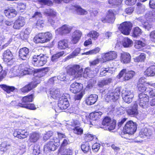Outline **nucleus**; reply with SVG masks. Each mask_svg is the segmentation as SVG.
Segmentation results:
<instances>
[{"label":"nucleus","instance_id":"1","mask_svg":"<svg viewBox=\"0 0 155 155\" xmlns=\"http://www.w3.org/2000/svg\"><path fill=\"white\" fill-rule=\"evenodd\" d=\"M31 73V69L25 68L24 66L21 64L20 66H15L10 69L9 74L11 77L17 76H22L29 74Z\"/></svg>","mask_w":155,"mask_h":155},{"label":"nucleus","instance_id":"2","mask_svg":"<svg viewBox=\"0 0 155 155\" xmlns=\"http://www.w3.org/2000/svg\"><path fill=\"white\" fill-rule=\"evenodd\" d=\"M66 69L67 74L73 77L77 78L82 76L83 69L79 65H69Z\"/></svg>","mask_w":155,"mask_h":155},{"label":"nucleus","instance_id":"3","mask_svg":"<svg viewBox=\"0 0 155 155\" xmlns=\"http://www.w3.org/2000/svg\"><path fill=\"white\" fill-rule=\"evenodd\" d=\"M60 140L56 137L51 139L50 141L45 145L44 151L46 153H48L51 151H54L57 149L59 145Z\"/></svg>","mask_w":155,"mask_h":155},{"label":"nucleus","instance_id":"4","mask_svg":"<svg viewBox=\"0 0 155 155\" xmlns=\"http://www.w3.org/2000/svg\"><path fill=\"white\" fill-rule=\"evenodd\" d=\"M153 14L151 12L146 14L144 17L139 18V20L143 23V27L148 31L150 30L153 28V26L150 22L152 21Z\"/></svg>","mask_w":155,"mask_h":155},{"label":"nucleus","instance_id":"5","mask_svg":"<svg viewBox=\"0 0 155 155\" xmlns=\"http://www.w3.org/2000/svg\"><path fill=\"white\" fill-rule=\"evenodd\" d=\"M52 37V34L49 32L39 33L35 37L34 42L36 43H44L50 40Z\"/></svg>","mask_w":155,"mask_h":155},{"label":"nucleus","instance_id":"6","mask_svg":"<svg viewBox=\"0 0 155 155\" xmlns=\"http://www.w3.org/2000/svg\"><path fill=\"white\" fill-rule=\"evenodd\" d=\"M47 57L42 54L34 55L32 59V62L35 66L41 67L44 65L47 62Z\"/></svg>","mask_w":155,"mask_h":155},{"label":"nucleus","instance_id":"7","mask_svg":"<svg viewBox=\"0 0 155 155\" xmlns=\"http://www.w3.org/2000/svg\"><path fill=\"white\" fill-rule=\"evenodd\" d=\"M139 98L138 101L139 105L141 108L146 109L148 106L149 96L147 94L141 93L138 95Z\"/></svg>","mask_w":155,"mask_h":155},{"label":"nucleus","instance_id":"8","mask_svg":"<svg viewBox=\"0 0 155 155\" xmlns=\"http://www.w3.org/2000/svg\"><path fill=\"white\" fill-rule=\"evenodd\" d=\"M120 94V91L119 87L117 88L114 91H110L108 93L106 99L108 101H114L117 100Z\"/></svg>","mask_w":155,"mask_h":155},{"label":"nucleus","instance_id":"9","mask_svg":"<svg viewBox=\"0 0 155 155\" xmlns=\"http://www.w3.org/2000/svg\"><path fill=\"white\" fill-rule=\"evenodd\" d=\"M132 26V24L130 22H125L120 24L118 29L122 34L128 35L130 34Z\"/></svg>","mask_w":155,"mask_h":155},{"label":"nucleus","instance_id":"10","mask_svg":"<svg viewBox=\"0 0 155 155\" xmlns=\"http://www.w3.org/2000/svg\"><path fill=\"white\" fill-rule=\"evenodd\" d=\"M137 128L136 124L132 121L127 122L124 127L125 133L129 134H133L136 131Z\"/></svg>","mask_w":155,"mask_h":155},{"label":"nucleus","instance_id":"11","mask_svg":"<svg viewBox=\"0 0 155 155\" xmlns=\"http://www.w3.org/2000/svg\"><path fill=\"white\" fill-rule=\"evenodd\" d=\"M116 124L115 120H112L110 117H105L102 122V124L105 126L106 128L110 131L115 129Z\"/></svg>","mask_w":155,"mask_h":155},{"label":"nucleus","instance_id":"12","mask_svg":"<svg viewBox=\"0 0 155 155\" xmlns=\"http://www.w3.org/2000/svg\"><path fill=\"white\" fill-rule=\"evenodd\" d=\"M135 74V72L133 71H127L126 69H123L120 71L118 76L119 78L123 77V80L127 81L132 79Z\"/></svg>","mask_w":155,"mask_h":155},{"label":"nucleus","instance_id":"13","mask_svg":"<svg viewBox=\"0 0 155 155\" xmlns=\"http://www.w3.org/2000/svg\"><path fill=\"white\" fill-rule=\"evenodd\" d=\"M44 15L48 16V21L51 25H53L55 21L54 19L56 15V12L51 9H45L44 11Z\"/></svg>","mask_w":155,"mask_h":155},{"label":"nucleus","instance_id":"14","mask_svg":"<svg viewBox=\"0 0 155 155\" xmlns=\"http://www.w3.org/2000/svg\"><path fill=\"white\" fill-rule=\"evenodd\" d=\"M82 32L78 30L74 31L72 34L71 42L72 44H76L80 40L82 36Z\"/></svg>","mask_w":155,"mask_h":155},{"label":"nucleus","instance_id":"15","mask_svg":"<svg viewBox=\"0 0 155 155\" xmlns=\"http://www.w3.org/2000/svg\"><path fill=\"white\" fill-rule=\"evenodd\" d=\"M29 133L27 130L19 129L15 130L13 135L14 137H17L20 139L26 138L28 135Z\"/></svg>","mask_w":155,"mask_h":155},{"label":"nucleus","instance_id":"16","mask_svg":"<svg viewBox=\"0 0 155 155\" xmlns=\"http://www.w3.org/2000/svg\"><path fill=\"white\" fill-rule=\"evenodd\" d=\"M69 104L67 99L63 96H62L58 101V106L61 110L67 109L69 106Z\"/></svg>","mask_w":155,"mask_h":155},{"label":"nucleus","instance_id":"17","mask_svg":"<svg viewBox=\"0 0 155 155\" xmlns=\"http://www.w3.org/2000/svg\"><path fill=\"white\" fill-rule=\"evenodd\" d=\"M115 19V14L111 10H109L106 17L101 19V21L104 23H113Z\"/></svg>","mask_w":155,"mask_h":155},{"label":"nucleus","instance_id":"18","mask_svg":"<svg viewBox=\"0 0 155 155\" xmlns=\"http://www.w3.org/2000/svg\"><path fill=\"white\" fill-rule=\"evenodd\" d=\"M102 114V112H97L91 113L89 116V117L87 119V123L90 125H93L92 122L93 120H95L100 118L101 115Z\"/></svg>","mask_w":155,"mask_h":155},{"label":"nucleus","instance_id":"19","mask_svg":"<svg viewBox=\"0 0 155 155\" xmlns=\"http://www.w3.org/2000/svg\"><path fill=\"white\" fill-rule=\"evenodd\" d=\"M34 98V95L33 94L25 96L22 98L21 103H18V104H15V106L17 108L18 107H21V105H23V104H27L29 103L32 102Z\"/></svg>","mask_w":155,"mask_h":155},{"label":"nucleus","instance_id":"20","mask_svg":"<svg viewBox=\"0 0 155 155\" xmlns=\"http://www.w3.org/2000/svg\"><path fill=\"white\" fill-rule=\"evenodd\" d=\"M25 23V18L22 16H19L14 23L13 28L15 29H19L24 26Z\"/></svg>","mask_w":155,"mask_h":155},{"label":"nucleus","instance_id":"21","mask_svg":"<svg viewBox=\"0 0 155 155\" xmlns=\"http://www.w3.org/2000/svg\"><path fill=\"white\" fill-rule=\"evenodd\" d=\"M117 54L115 51H110L102 56V58L105 61L114 59L117 58Z\"/></svg>","mask_w":155,"mask_h":155},{"label":"nucleus","instance_id":"22","mask_svg":"<svg viewBox=\"0 0 155 155\" xmlns=\"http://www.w3.org/2000/svg\"><path fill=\"white\" fill-rule=\"evenodd\" d=\"M82 84L74 82L71 84L70 89L71 92L75 94L79 92L82 89Z\"/></svg>","mask_w":155,"mask_h":155},{"label":"nucleus","instance_id":"23","mask_svg":"<svg viewBox=\"0 0 155 155\" xmlns=\"http://www.w3.org/2000/svg\"><path fill=\"white\" fill-rule=\"evenodd\" d=\"M137 104L135 102L132 107H127L126 111L127 114L129 115L136 116L138 114Z\"/></svg>","mask_w":155,"mask_h":155},{"label":"nucleus","instance_id":"24","mask_svg":"<svg viewBox=\"0 0 155 155\" xmlns=\"http://www.w3.org/2000/svg\"><path fill=\"white\" fill-rule=\"evenodd\" d=\"M38 83L36 82H31L28 85L25 86L20 89L22 93H27L31 90L33 88L36 87Z\"/></svg>","mask_w":155,"mask_h":155},{"label":"nucleus","instance_id":"25","mask_svg":"<svg viewBox=\"0 0 155 155\" xmlns=\"http://www.w3.org/2000/svg\"><path fill=\"white\" fill-rule=\"evenodd\" d=\"M19 56L23 60H25L29 57V50L26 48H21L19 52Z\"/></svg>","mask_w":155,"mask_h":155},{"label":"nucleus","instance_id":"26","mask_svg":"<svg viewBox=\"0 0 155 155\" xmlns=\"http://www.w3.org/2000/svg\"><path fill=\"white\" fill-rule=\"evenodd\" d=\"M72 30V27L68 25H64L57 29V31L61 34L70 33Z\"/></svg>","mask_w":155,"mask_h":155},{"label":"nucleus","instance_id":"27","mask_svg":"<svg viewBox=\"0 0 155 155\" xmlns=\"http://www.w3.org/2000/svg\"><path fill=\"white\" fill-rule=\"evenodd\" d=\"M61 94L60 90L58 89H51L50 91L49 96L54 99H57L60 98Z\"/></svg>","mask_w":155,"mask_h":155},{"label":"nucleus","instance_id":"28","mask_svg":"<svg viewBox=\"0 0 155 155\" xmlns=\"http://www.w3.org/2000/svg\"><path fill=\"white\" fill-rule=\"evenodd\" d=\"M4 13L8 18H12L16 16L17 12L15 9L11 8L5 10Z\"/></svg>","mask_w":155,"mask_h":155},{"label":"nucleus","instance_id":"29","mask_svg":"<svg viewBox=\"0 0 155 155\" xmlns=\"http://www.w3.org/2000/svg\"><path fill=\"white\" fill-rule=\"evenodd\" d=\"M146 39L142 38L140 40H136L134 42V47L137 49L141 48L146 46Z\"/></svg>","mask_w":155,"mask_h":155},{"label":"nucleus","instance_id":"30","mask_svg":"<svg viewBox=\"0 0 155 155\" xmlns=\"http://www.w3.org/2000/svg\"><path fill=\"white\" fill-rule=\"evenodd\" d=\"M152 134L151 130L146 128L141 129L139 133L140 137L143 138L146 137L148 138Z\"/></svg>","mask_w":155,"mask_h":155},{"label":"nucleus","instance_id":"31","mask_svg":"<svg viewBox=\"0 0 155 155\" xmlns=\"http://www.w3.org/2000/svg\"><path fill=\"white\" fill-rule=\"evenodd\" d=\"M98 96L95 94H91L87 98L86 100V104L88 105L94 104L97 101Z\"/></svg>","mask_w":155,"mask_h":155},{"label":"nucleus","instance_id":"32","mask_svg":"<svg viewBox=\"0 0 155 155\" xmlns=\"http://www.w3.org/2000/svg\"><path fill=\"white\" fill-rule=\"evenodd\" d=\"M131 56L128 53L123 52L121 54V60L124 63H129L130 61Z\"/></svg>","mask_w":155,"mask_h":155},{"label":"nucleus","instance_id":"33","mask_svg":"<svg viewBox=\"0 0 155 155\" xmlns=\"http://www.w3.org/2000/svg\"><path fill=\"white\" fill-rule=\"evenodd\" d=\"M68 40L63 39L58 42V48L61 49H64L68 48Z\"/></svg>","mask_w":155,"mask_h":155},{"label":"nucleus","instance_id":"34","mask_svg":"<svg viewBox=\"0 0 155 155\" xmlns=\"http://www.w3.org/2000/svg\"><path fill=\"white\" fill-rule=\"evenodd\" d=\"M133 41L128 37L124 38L122 41V44L125 48L131 47L133 45Z\"/></svg>","mask_w":155,"mask_h":155},{"label":"nucleus","instance_id":"35","mask_svg":"<svg viewBox=\"0 0 155 155\" xmlns=\"http://www.w3.org/2000/svg\"><path fill=\"white\" fill-rule=\"evenodd\" d=\"M151 66L144 72V74L147 76H153L155 75V63Z\"/></svg>","mask_w":155,"mask_h":155},{"label":"nucleus","instance_id":"36","mask_svg":"<svg viewBox=\"0 0 155 155\" xmlns=\"http://www.w3.org/2000/svg\"><path fill=\"white\" fill-rule=\"evenodd\" d=\"M39 134L36 133H33L30 134L29 140L31 143H35L39 138Z\"/></svg>","mask_w":155,"mask_h":155},{"label":"nucleus","instance_id":"37","mask_svg":"<svg viewBox=\"0 0 155 155\" xmlns=\"http://www.w3.org/2000/svg\"><path fill=\"white\" fill-rule=\"evenodd\" d=\"M3 57L5 60H7L8 61L12 60L13 58V54L9 49H7L4 51L3 53Z\"/></svg>","mask_w":155,"mask_h":155},{"label":"nucleus","instance_id":"38","mask_svg":"<svg viewBox=\"0 0 155 155\" xmlns=\"http://www.w3.org/2000/svg\"><path fill=\"white\" fill-rule=\"evenodd\" d=\"M71 8L76 10L78 13L80 15H85L87 14V11L82 9L80 7L77 5L72 6Z\"/></svg>","mask_w":155,"mask_h":155},{"label":"nucleus","instance_id":"39","mask_svg":"<svg viewBox=\"0 0 155 155\" xmlns=\"http://www.w3.org/2000/svg\"><path fill=\"white\" fill-rule=\"evenodd\" d=\"M10 145L7 143L6 141H4L0 145V150L1 151L5 152L10 148Z\"/></svg>","mask_w":155,"mask_h":155},{"label":"nucleus","instance_id":"40","mask_svg":"<svg viewBox=\"0 0 155 155\" xmlns=\"http://www.w3.org/2000/svg\"><path fill=\"white\" fill-rule=\"evenodd\" d=\"M99 36V34L97 31L92 30L90 31L87 35V36L94 40H96Z\"/></svg>","mask_w":155,"mask_h":155},{"label":"nucleus","instance_id":"41","mask_svg":"<svg viewBox=\"0 0 155 155\" xmlns=\"http://www.w3.org/2000/svg\"><path fill=\"white\" fill-rule=\"evenodd\" d=\"M142 31L138 27H136L134 28L132 36L134 37H136L140 36L142 34Z\"/></svg>","mask_w":155,"mask_h":155},{"label":"nucleus","instance_id":"42","mask_svg":"<svg viewBox=\"0 0 155 155\" xmlns=\"http://www.w3.org/2000/svg\"><path fill=\"white\" fill-rule=\"evenodd\" d=\"M1 87L8 93H10L11 92L13 91L15 89L14 87L8 86L4 84L2 85Z\"/></svg>","mask_w":155,"mask_h":155},{"label":"nucleus","instance_id":"43","mask_svg":"<svg viewBox=\"0 0 155 155\" xmlns=\"http://www.w3.org/2000/svg\"><path fill=\"white\" fill-rule=\"evenodd\" d=\"M100 49L99 47H97L93 50H90L89 51L83 53L82 55H90L96 54L100 51Z\"/></svg>","mask_w":155,"mask_h":155},{"label":"nucleus","instance_id":"44","mask_svg":"<svg viewBox=\"0 0 155 155\" xmlns=\"http://www.w3.org/2000/svg\"><path fill=\"white\" fill-rule=\"evenodd\" d=\"M61 155H73L72 151L70 149H63L60 150Z\"/></svg>","mask_w":155,"mask_h":155},{"label":"nucleus","instance_id":"45","mask_svg":"<svg viewBox=\"0 0 155 155\" xmlns=\"http://www.w3.org/2000/svg\"><path fill=\"white\" fill-rule=\"evenodd\" d=\"M112 79L111 78L107 79L99 82L98 84L99 87H102L110 83Z\"/></svg>","mask_w":155,"mask_h":155},{"label":"nucleus","instance_id":"46","mask_svg":"<svg viewBox=\"0 0 155 155\" xmlns=\"http://www.w3.org/2000/svg\"><path fill=\"white\" fill-rule=\"evenodd\" d=\"M81 148L82 150L85 153H87L90 150V146L88 143L81 145Z\"/></svg>","mask_w":155,"mask_h":155},{"label":"nucleus","instance_id":"47","mask_svg":"<svg viewBox=\"0 0 155 155\" xmlns=\"http://www.w3.org/2000/svg\"><path fill=\"white\" fill-rule=\"evenodd\" d=\"M81 49L80 48H76L75 50L71 54L68 56L66 58L68 59H70L72 58H74V57L77 56L79 53Z\"/></svg>","mask_w":155,"mask_h":155},{"label":"nucleus","instance_id":"48","mask_svg":"<svg viewBox=\"0 0 155 155\" xmlns=\"http://www.w3.org/2000/svg\"><path fill=\"white\" fill-rule=\"evenodd\" d=\"M23 147L21 148L20 147L18 149H15L13 148V150L15 151L14 152L13 154V155H16L18 153H19L20 154H22L25 152V145H23Z\"/></svg>","mask_w":155,"mask_h":155},{"label":"nucleus","instance_id":"49","mask_svg":"<svg viewBox=\"0 0 155 155\" xmlns=\"http://www.w3.org/2000/svg\"><path fill=\"white\" fill-rule=\"evenodd\" d=\"M148 82L146 84V85L144 84H139L138 85V88L139 91L141 92H144L145 91H147L148 88L146 87L147 86V85H150L147 84Z\"/></svg>","mask_w":155,"mask_h":155},{"label":"nucleus","instance_id":"50","mask_svg":"<svg viewBox=\"0 0 155 155\" xmlns=\"http://www.w3.org/2000/svg\"><path fill=\"white\" fill-rule=\"evenodd\" d=\"M137 5L138 7L137 8V12L138 14H141L144 12L145 10V7L140 3H138Z\"/></svg>","mask_w":155,"mask_h":155},{"label":"nucleus","instance_id":"51","mask_svg":"<svg viewBox=\"0 0 155 155\" xmlns=\"http://www.w3.org/2000/svg\"><path fill=\"white\" fill-rule=\"evenodd\" d=\"M64 51H62L59 52L57 54H54L51 57V60L53 61H54L56 59L59 58L60 57L62 56L64 54Z\"/></svg>","mask_w":155,"mask_h":155},{"label":"nucleus","instance_id":"52","mask_svg":"<svg viewBox=\"0 0 155 155\" xmlns=\"http://www.w3.org/2000/svg\"><path fill=\"white\" fill-rule=\"evenodd\" d=\"M36 25L38 29H41L45 26L44 21L42 20H39L36 23Z\"/></svg>","mask_w":155,"mask_h":155},{"label":"nucleus","instance_id":"53","mask_svg":"<svg viewBox=\"0 0 155 155\" xmlns=\"http://www.w3.org/2000/svg\"><path fill=\"white\" fill-rule=\"evenodd\" d=\"M146 56L145 54L141 53L140 55L137 58H134V61L137 62L144 61L145 59Z\"/></svg>","mask_w":155,"mask_h":155},{"label":"nucleus","instance_id":"54","mask_svg":"<svg viewBox=\"0 0 155 155\" xmlns=\"http://www.w3.org/2000/svg\"><path fill=\"white\" fill-rule=\"evenodd\" d=\"M73 132L78 135H81L82 134L83 130L82 129L78 126H76L73 129Z\"/></svg>","mask_w":155,"mask_h":155},{"label":"nucleus","instance_id":"55","mask_svg":"<svg viewBox=\"0 0 155 155\" xmlns=\"http://www.w3.org/2000/svg\"><path fill=\"white\" fill-rule=\"evenodd\" d=\"M122 2V0H109L108 2L112 6H117L120 5Z\"/></svg>","mask_w":155,"mask_h":155},{"label":"nucleus","instance_id":"56","mask_svg":"<svg viewBox=\"0 0 155 155\" xmlns=\"http://www.w3.org/2000/svg\"><path fill=\"white\" fill-rule=\"evenodd\" d=\"M22 105V107H21L25 108L28 109L34 110L36 109V108L34 104H23Z\"/></svg>","mask_w":155,"mask_h":155},{"label":"nucleus","instance_id":"57","mask_svg":"<svg viewBox=\"0 0 155 155\" xmlns=\"http://www.w3.org/2000/svg\"><path fill=\"white\" fill-rule=\"evenodd\" d=\"M29 33L26 30L24 31H22L20 33V37L22 40L27 39L28 37Z\"/></svg>","mask_w":155,"mask_h":155},{"label":"nucleus","instance_id":"58","mask_svg":"<svg viewBox=\"0 0 155 155\" xmlns=\"http://www.w3.org/2000/svg\"><path fill=\"white\" fill-rule=\"evenodd\" d=\"M131 95H134L133 91L127 89H126L123 90L122 92V96H131Z\"/></svg>","mask_w":155,"mask_h":155},{"label":"nucleus","instance_id":"59","mask_svg":"<svg viewBox=\"0 0 155 155\" xmlns=\"http://www.w3.org/2000/svg\"><path fill=\"white\" fill-rule=\"evenodd\" d=\"M26 5L22 3H20L18 4L17 8L18 11L22 12L25 9Z\"/></svg>","mask_w":155,"mask_h":155},{"label":"nucleus","instance_id":"60","mask_svg":"<svg viewBox=\"0 0 155 155\" xmlns=\"http://www.w3.org/2000/svg\"><path fill=\"white\" fill-rule=\"evenodd\" d=\"M111 71L110 69L107 68H102L101 69L100 74L101 76H103L106 75L107 73H111Z\"/></svg>","mask_w":155,"mask_h":155},{"label":"nucleus","instance_id":"61","mask_svg":"<svg viewBox=\"0 0 155 155\" xmlns=\"http://www.w3.org/2000/svg\"><path fill=\"white\" fill-rule=\"evenodd\" d=\"M134 97V95H131V96H122L123 99L124 101L127 103H130Z\"/></svg>","mask_w":155,"mask_h":155},{"label":"nucleus","instance_id":"62","mask_svg":"<svg viewBox=\"0 0 155 155\" xmlns=\"http://www.w3.org/2000/svg\"><path fill=\"white\" fill-rule=\"evenodd\" d=\"M40 153V147L38 145H35L34 147L33 153L35 155H38Z\"/></svg>","mask_w":155,"mask_h":155},{"label":"nucleus","instance_id":"63","mask_svg":"<svg viewBox=\"0 0 155 155\" xmlns=\"http://www.w3.org/2000/svg\"><path fill=\"white\" fill-rule=\"evenodd\" d=\"M101 145L98 143H94L92 146L93 150L95 152H97L100 148Z\"/></svg>","mask_w":155,"mask_h":155},{"label":"nucleus","instance_id":"64","mask_svg":"<svg viewBox=\"0 0 155 155\" xmlns=\"http://www.w3.org/2000/svg\"><path fill=\"white\" fill-rule=\"evenodd\" d=\"M53 132L51 131H49L45 134L43 137V140L46 141L50 138L52 135Z\"/></svg>","mask_w":155,"mask_h":155}]
</instances>
